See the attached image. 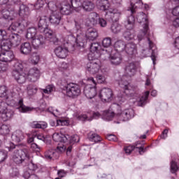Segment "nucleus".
I'll use <instances>...</instances> for the list:
<instances>
[{
    "label": "nucleus",
    "instance_id": "57",
    "mask_svg": "<svg viewBox=\"0 0 179 179\" xmlns=\"http://www.w3.org/2000/svg\"><path fill=\"white\" fill-rule=\"evenodd\" d=\"M89 138L91 141V142H95V143L97 142H100V141H101V138L97 134H90Z\"/></svg>",
    "mask_w": 179,
    "mask_h": 179
},
{
    "label": "nucleus",
    "instance_id": "16",
    "mask_svg": "<svg viewBox=\"0 0 179 179\" xmlns=\"http://www.w3.org/2000/svg\"><path fill=\"white\" fill-rule=\"evenodd\" d=\"M14 59L15 55L10 50H3L0 52V61L1 62H12Z\"/></svg>",
    "mask_w": 179,
    "mask_h": 179
},
{
    "label": "nucleus",
    "instance_id": "18",
    "mask_svg": "<svg viewBox=\"0 0 179 179\" xmlns=\"http://www.w3.org/2000/svg\"><path fill=\"white\" fill-rule=\"evenodd\" d=\"M121 16V12L118 11L117 9L110 8L106 11V18L112 20V22H117Z\"/></svg>",
    "mask_w": 179,
    "mask_h": 179
},
{
    "label": "nucleus",
    "instance_id": "25",
    "mask_svg": "<svg viewBox=\"0 0 179 179\" xmlns=\"http://www.w3.org/2000/svg\"><path fill=\"white\" fill-rule=\"evenodd\" d=\"M125 73L129 78L134 76L136 73V65L134 63H129L125 68Z\"/></svg>",
    "mask_w": 179,
    "mask_h": 179
},
{
    "label": "nucleus",
    "instance_id": "31",
    "mask_svg": "<svg viewBox=\"0 0 179 179\" xmlns=\"http://www.w3.org/2000/svg\"><path fill=\"white\" fill-rule=\"evenodd\" d=\"M38 29L41 33H43L45 36V30H50L48 29V24H47V20L45 18H41L38 23Z\"/></svg>",
    "mask_w": 179,
    "mask_h": 179
},
{
    "label": "nucleus",
    "instance_id": "64",
    "mask_svg": "<svg viewBox=\"0 0 179 179\" xmlns=\"http://www.w3.org/2000/svg\"><path fill=\"white\" fill-rule=\"evenodd\" d=\"M178 170V166H177V162L175 161H171V173H176Z\"/></svg>",
    "mask_w": 179,
    "mask_h": 179
},
{
    "label": "nucleus",
    "instance_id": "38",
    "mask_svg": "<svg viewBox=\"0 0 179 179\" xmlns=\"http://www.w3.org/2000/svg\"><path fill=\"white\" fill-rule=\"evenodd\" d=\"M82 8L86 12H92L94 9V3L89 0H85L82 3Z\"/></svg>",
    "mask_w": 179,
    "mask_h": 179
},
{
    "label": "nucleus",
    "instance_id": "40",
    "mask_svg": "<svg viewBox=\"0 0 179 179\" xmlns=\"http://www.w3.org/2000/svg\"><path fill=\"white\" fill-rule=\"evenodd\" d=\"M12 43L10 42V40H9V38L2 41L0 44L2 51H10V48H12Z\"/></svg>",
    "mask_w": 179,
    "mask_h": 179
},
{
    "label": "nucleus",
    "instance_id": "1",
    "mask_svg": "<svg viewBox=\"0 0 179 179\" xmlns=\"http://www.w3.org/2000/svg\"><path fill=\"white\" fill-rule=\"evenodd\" d=\"M111 110H105L103 113L102 118L105 121H111L114 116L119 115L120 120L123 121H129L131 118H134L135 112L132 108L126 109L123 112L121 111V106L117 103H113L110 107Z\"/></svg>",
    "mask_w": 179,
    "mask_h": 179
},
{
    "label": "nucleus",
    "instance_id": "3",
    "mask_svg": "<svg viewBox=\"0 0 179 179\" xmlns=\"http://www.w3.org/2000/svg\"><path fill=\"white\" fill-rule=\"evenodd\" d=\"M71 45V47L75 48L76 44L78 47H85L87 43V36L85 32H78L75 35H69L67 36V43Z\"/></svg>",
    "mask_w": 179,
    "mask_h": 179
},
{
    "label": "nucleus",
    "instance_id": "23",
    "mask_svg": "<svg viewBox=\"0 0 179 179\" xmlns=\"http://www.w3.org/2000/svg\"><path fill=\"white\" fill-rule=\"evenodd\" d=\"M125 79V77H123V79H122L119 82V86L122 87V89H124V94L126 96H129L130 94H132V90L131 89V85H129V83L127 80H124Z\"/></svg>",
    "mask_w": 179,
    "mask_h": 179
},
{
    "label": "nucleus",
    "instance_id": "9",
    "mask_svg": "<svg viewBox=\"0 0 179 179\" xmlns=\"http://www.w3.org/2000/svg\"><path fill=\"white\" fill-rule=\"evenodd\" d=\"M66 44H67V46L61 45V46H58L55 49V55L58 58H61L62 59H64L68 57V53L69 52V51H73L75 50V48L71 46L70 43H68V41H66Z\"/></svg>",
    "mask_w": 179,
    "mask_h": 179
},
{
    "label": "nucleus",
    "instance_id": "53",
    "mask_svg": "<svg viewBox=\"0 0 179 179\" xmlns=\"http://www.w3.org/2000/svg\"><path fill=\"white\" fill-rule=\"evenodd\" d=\"M134 24H135V17L132 15L128 17L127 24H126V29H134Z\"/></svg>",
    "mask_w": 179,
    "mask_h": 179
},
{
    "label": "nucleus",
    "instance_id": "19",
    "mask_svg": "<svg viewBox=\"0 0 179 179\" xmlns=\"http://www.w3.org/2000/svg\"><path fill=\"white\" fill-rule=\"evenodd\" d=\"M27 78L30 82H37V80L40 79V70L37 68L29 69Z\"/></svg>",
    "mask_w": 179,
    "mask_h": 179
},
{
    "label": "nucleus",
    "instance_id": "28",
    "mask_svg": "<svg viewBox=\"0 0 179 179\" xmlns=\"http://www.w3.org/2000/svg\"><path fill=\"white\" fill-rule=\"evenodd\" d=\"M97 16H99V15L96 13L90 14L88 17L86 19V26L91 27L92 26H96V24H97V20L95 17H97Z\"/></svg>",
    "mask_w": 179,
    "mask_h": 179
},
{
    "label": "nucleus",
    "instance_id": "21",
    "mask_svg": "<svg viewBox=\"0 0 179 179\" xmlns=\"http://www.w3.org/2000/svg\"><path fill=\"white\" fill-rule=\"evenodd\" d=\"M61 19H62V16L61 15V13L54 11L52 13L49 17V20L52 24H54V26H58L59 23H61Z\"/></svg>",
    "mask_w": 179,
    "mask_h": 179
},
{
    "label": "nucleus",
    "instance_id": "60",
    "mask_svg": "<svg viewBox=\"0 0 179 179\" xmlns=\"http://www.w3.org/2000/svg\"><path fill=\"white\" fill-rule=\"evenodd\" d=\"M96 79L97 83H104L106 79H107V76L106 74H99L96 76Z\"/></svg>",
    "mask_w": 179,
    "mask_h": 179
},
{
    "label": "nucleus",
    "instance_id": "45",
    "mask_svg": "<svg viewBox=\"0 0 179 179\" xmlns=\"http://www.w3.org/2000/svg\"><path fill=\"white\" fill-rule=\"evenodd\" d=\"M149 91H146L143 96H142L141 98L138 99V106L140 107H143L145 104H146V101H148V98L149 97Z\"/></svg>",
    "mask_w": 179,
    "mask_h": 179
},
{
    "label": "nucleus",
    "instance_id": "33",
    "mask_svg": "<svg viewBox=\"0 0 179 179\" xmlns=\"http://www.w3.org/2000/svg\"><path fill=\"white\" fill-rule=\"evenodd\" d=\"M32 47L31 44L29 42L22 43L20 45V52L24 55H29L31 52Z\"/></svg>",
    "mask_w": 179,
    "mask_h": 179
},
{
    "label": "nucleus",
    "instance_id": "5",
    "mask_svg": "<svg viewBox=\"0 0 179 179\" xmlns=\"http://www.w3.org/2000/svg\"><path fill=\"white\" fill-rule=\"evenodd\" d=\"M88 83L84 87V94L87 99H94L96 94H97V90H96L95 87H92V85L96 86V81L93 77L87 78Z\"/></svg>",
    "mask_w": 179,
    "mask_h": 179
},
{
    "label": "nucleus",
    "instance_id": "58",
    "mask_svg": "<svg viewBox=\"0 0 179 179\" xmlns=\"http://www.w3.org/2000/svg\"><path fill=\"white\" fill-rule=\"evenodd\" d=\"M27 169L28 170L25 171H29V173H31V171H36V170L38 169V166H37V164L33 163V162H31L28 164Z\"/></svg>",
    "mask_w": 179,
    "mask_h": 179
},
{
    "label": "nucleus",
    "instance_id": "61",
    "mask_svg": "<svg viewBox=\"0 0 179 179\" xmlns=\"http://www.w3.org/2000/svg\"><path fill=\"white\" fill-rule=\"evenodd\" d=\"M45 3H47L48 7L52 12H54L55 9H57V4H55V1H48V0H45Z\"/></svg>",
    "mask_w": 179,
    "mask_h": 179
},
{
    "label": "nucleus",
    "instance_id": "62",
    "mask_svg": "<svg viewBox=\"0 0 179 179\" xmlns=\"http://www.w3.org/2000/svg\"><path fill=\"white\" fill-rule=\"evenodd\" d=\"M56 150L57 153H62L66 150V145L62 143H60V144L57 145Z\"/></svg>",
    "mask_w": 179,
    "mask_h": 179
},
{
    "label": "nucleus",
    "instance_id": "15",
    "mask_svg": "<svg viewBox=\"0 0 179 179\" xmlns=\"http://www.w3.org/2000/svg\"><path fill=\"white\" fill-rule=\"evenodd\" d=\"M99 96L102 101H111L113 100V90L110 88H103Z\"/></svg>",
    "mask_w": 179,
    "mask_h": 179
},
{
    "label": "nucleus",
    "instance_id": "54",
    "mask_svg": "<svg viewBox=\"0 0 179 179\" xmlns=\"http://www.w3.org/2000/svg\"><path fill=\"white\" fill-rule=\"evenodd\" d=\"M80 138L79 136L77 134H74L71 136H69L68 138V141H66V145H68V143H76V142H79Z\"/></svg>",
    "mask_w": 179,
    "mask_h": 179
},
{
    "label": "nucleus",
    "instance_id": "41",
    "mask_svg": "<svg viewBox=\"0 0 179 179\" xmlns=\"http://www.w3.org/2000/svg\"><path fill=\"white\" fill-rule=\"evenodd\" d=\"M13 141H14V142H20L22 140H23V138H24V136L23 134V131H20V130H17L15 131L12 136H11Z\"/></svg>",
    "mask_w": 179,
    "mask_h": 179
},
{
    "label": "nucleus",
    "instance_id": "39",
    "mask_svg": "<svg viewBox=\"0 0 179 179\" xmlns=\"http://www.w3.org/2000/svg\"><path fill=\"white\" fill-rule=\"evenodd\" d=\"M1 13L3 19H7L8 20H13V17H15L14 10L4 9L2 10Z\"/></svg>",
    "mask_w": 179,
    "mask_h": 179
},
{
    "label": "nucleus",
    "instance_id": "51",
    "mask_svg": "<svg viewBox=\"0 0 179 179\" xmlns=\"http://www.w3.org/2000/svg\"><path fill=\"white\" fill-rule=\"evenodd\" d=\"M22 176L24 179H40L38 176H37L35 173H30V171H24V173Z\"/></svg>",
    "mask_w": 179,
    "mask_h": 179
},
{
    "label": "nucleus",
    "instance_id": "52",
    "mask_svg": "<svg viewBox=\"0 0 179 179\" xmlns=\"http://www.w3.org/2000/svg\"><path fill=\"white\" fill-rule=\"evenodd\" d=\"M13 72H23V63L22 61H17L15 63Z\"/></svg>",
    "mask_w": 179,
    "mask_h": 179
},
{
    "label": "nucleus",
    "instance_id": "46",
    "mask_svg": "<svg viewBox=\"0 0 179 179\" xmlns=\"http://www.w3.org/2000/svg\"><path fill=\"white\" fill-rule=\"evenodd\" d=\"M38 89L33 84H29L27 85V93L28 96H34L37 93Z\"/></svg>",
    "mask_w": 179,
    "mask_h": 179
},
{
    "label": "nucleus",
    "instance_id": "2",
    "mask_svg": "<svg viewBox=\"0 0 179 179\" xmlns=\"http://www.w3.org/2000/svg\"><path fill=\"white\" fill-rule=\"evenodd\" d=\"M9 152H13L12 155L13 160L16 164H22L26 159H29V149H19V145H15L13 143H10L9 146L6 147Z\"/></svg>",
    "mask_w": 179,
    "mask_h": 179
},
{
    "label": "nucleus",
    "instance_id": "47",
    "mask_svg": "<svg viewBox=\"0 0 179 179\" xmlns=\"http://www.w3.org/2000/svg\"><path fill=\"white\" fill-rule=\"evenodd\" d=\"M31 128L45 129V128L48 127V124L45 122H33L32 123H31Z\"/></svg>",
    "mask_w": 179,
    "mask_h": 179
},
{
    "label": "nucleus",
    "instance_id": "48",
    "mask_svg": "<svg viewBox=\"0 0 179 179\" xmlns=\"http://www.w3.org/2000/svg\"><path fill=\"white\" fill-rule=\"evenodd\" d=\"M110 30L114 34H118V33H120L121 30H122V27L120 24L115 22L112 24Z\"/></svg>",
    "mask_w": 179,
    "mask_h": 179
},
{
    "label": "nucleus",
    "instance_id": "35",
    "mask_svg": "<svg viewBox=\"0 0 179 179\" xmlns=\"http://www.w3.org/2000/svg\"><path fill=\"white\" fill-rule=\"evenodd\" d=\"M61 15H71L72 12V6L68 3H63L59 8Z\"/></svg>",
    "mask_w": 179,
    "mask_h": 179
},
{
    "label": "nucleus",
    "instance_id": "26",
    "mask_svg": "<svg viewBox=\"0 0 179 179\" xmlns=\"http://www.w3.org/2000/svg\"><path fill=\"white\" fill-rule=\"evenodd\" d=\"M101 46L99 43H93L90 45V52L92 53H90L88 55V58L90 59V58H95L94 55L97 54V52H101V50H100Z\"/></svg>",
    "mask_w": 179,
    "mask_h": 179
},
{
    "label": "nucleus",
    "instance_id": "55",
    "mask_svg": "<svg viewBox=\"0 0 179 179\" xmlns=\"http://www.w3.org/2000/svg\"><path fill=\"white\" fill-rule=\"evenodd\" d=\"M55 90V87L52 85H49L46 86L45 89H42L43 93H45V94H50L52 93Z\"/></svg>",
    "mask_w": 179,
    "mask_h": 179
},
{
    "label": "nucleus",
    "instance_id": "20",
    "mask_svg": "<svg viewBox=\"0 0 179 179\" xmlns=\"http://www.w3.org/2000/svg\"><path fill=\"white\" fill-rule=\"evenodd\" d=\"M44 36H45L46 40H48L50 43H53L55 45H58V44H59V40H58V38L55 36L52 30L45 29Z\"/></svg>",
    "mask_w": 179,
    "mask_h": 179
},
{
    "label": "nucleus",
    "instance_id": "43",
    "mask_svg": "<svg viewBox=\"0 0 179 179\" xmlns=\"http://www.w3.org/2000/svg\"><path fill=\"white\" fill-rule=\"evenodd\" d=\"M37 34H39L37 32V29L35 27H31L28 29L27 32V38L28 40H32L33 38H36L37 36Z\"/></svg>",
    "mask_w": 179,
    "mask_h": 179
},
{
    "label": "nucleus",
    "instance_id": "27",
    "mask_svg": "<svg viewBox=\"0 0 179 179\" xmlns=\"http://www.w3.org/2000/svg\"><path fill=\"white\" fill-rule=\"evenodd\" d=\"M85 35L87 36V40L90 41H94L97 37H99V32L97 29L94 28H90L86 31Z\"/></svg>",
    "mask_w": 179,
    "mask_h": 179
},
{
    "label": "nucleus",
    "instance_id": "42",
    "mask_svg": "<svg viewBox=\"0 0 179 179\" xmlns=\"http://www.w3.org/2000/svg\"><path fill=\"white\" fill-rule=\"evenodd\" d=\"M45 157L48 160H55L58 157V153L55 150H49L45 152Z\"/></svg>",
    "mask_w": 179,
    "mask_h": 179
},
{
    "label": "nucleus",
    "instance_id": "14",
    "mask_svg": "<svg viewBox=\"0 0 179 179\" xmlns=\"http://www.w3.org/2000/svg\"><path fill=\"white\" fill-rule=\"evenodd\" d=\"M45 40H47V38L45 36H44L43 33H40L36 35V38H33L31 41L32 45L34 48H40L41 45L45 44Z\"/></svg>",
    "mask_w": 179,
    "mask_h": 179
},
{
    "label": "nucleus",
    "instance_id": "12",
    "mask_svg": "<svg viewBox=\"0 0 179 179\" xmlns=\"http://www.w3.org/2000/svg\"><path fill=\"white\" fill-rule=\"evenodd\" d=\"M149 49L143 50V57H149L151 54V59L154 65H156L157 51L155 48V43L150 41V38H148Z\"/></svg>",
    "mask_w": 179,
    "mask_h": 179
},
{
    "label": "nucleus",
    "instance_id": "4",
    "mask_svg": "<svg viewBox=\"0 0 179 179\" xmlns=\"http://www.w3.org/2000/svg\"><path fill=\"white\" fill-rule=\"evenodd\" d=\"M138 23H143V29L140 31L138 35V41L143 39V37H148L149 34V21L148 20V15L143 13H139L136 17Z\"/></svg>",
    "mask_w": 179,
    "mask_h": 179
},
{
    "label": "nucleus",
    "instance_id": "6",
    "mask_svg": "<svg viewBox=\"0 0 179 179\" xmlns=\"http://www.w3.org/2000/svg\"><path fill=\"white\" fill-rule=\"evenodd\" d=\"M91 62H88L86 66L87 72L90 73V75H96V73H99L101 68V62L99 59H96V57H90V60Z\"/></svg>",
    "mask_w": 179,
    "mask_h": 179
},
{
    "label": "nucleus",
    "instance_id": "50",
    "mask_svg": "<svg viewBox=\"0 0 179 179\" xmlns=\"http://www.w3.org/2000/svg\"><path fill=\"white\" fill-rule=\"evenodd\" d=\"M75 27H74V31H76V34L78 33H82L83 32L82 31V20H75Z\"/></svg>",
    "mask_w": 179,
    "mask_h": 179
},
{
    "label": "nucleus",
    "instance_id": "29",
    "mask_svg": "<svg viewBox=\"0 0 179 179\" xmlns=\"http://www.w3.org/2000/svg\"><path fill=\"white\" fill-rule=\"evenodd\" d=\"M8 40H10L11 45L17 47L22 41V36L17 34H12L9 36Z\"/></svg>",
    "mask_w": 179,
    "mask_h": 179
},
{
    "label": "nucleus",
    "instance_id": "13",
    "mask_svg": "<svg viewBox=\"0 0 179 179\" xmlns=\"http://www.w3.org/2000/svg\"><path fill=\"white\" fill-rule=\"evenodd\" d=\"M11 106L19 110L20 113H29V111H33V108H30L23 104V99H19L17 102H15V100H12L10 103Z\"/></svg>",
    "mask_w": 179,
    "mask_h": 179
},
{
    "label": "nucleus",
    "instance_id": "8",
    "mask_svg": "<svg viewBox=\"0 0 179 179\" xmlns=\"http://www.w3.org/2000/svg\"><path fill=\"white\" fill-rule=\"evenodd\" d=\"M29 24H30V22L27 20H19L13 22L8 28V30L20 33V31H24V29H27Z\"/></svg>",
    "mask_w": 179,
    "mask_h": 179
},
{
    "label": "nucleus",
    "instance_id": "36",
    "mask_svg": "<svg viewBox=\"0 0 179 179\" xmlns=\"http://www.w3.org/2000/svg\"><path fill=\"white\" fill-rule=\"evenodd\" d=\"M143 5V3L142 2V0H131L130 10L131 13H134L135 12V9H136V8H142Z\"/></svg>",
    "mask_w": 179,
    "mask_h": 179
},
{
    "label": "nucleus",
    "instance_id": "11",
    "mask_svg": "<svg viewBox=\"0 0 179 179\" xmlns=\"http://www.w3.org/2000/svg\"><path fill=\"white\" fill-rule=\"evenodd\" d=\"M0 115L3 121H8L13 117V111L8 107V103L4 101H0Z\"/></svg>",
    "mask_w": 179,
    "mask_h": 179
},
{
    "label": "nucleus",
    "instance_id": "59",
    "mask_svg": "<svg viewBox=\"0 0 179 179\" xmlns=\"http://www.w3.org/2000/svg\"><path fill=\"white\" fill-rule=\"evenodd\" d=\"M9 38V36H8V33L5 31V29H0V41H3L5 40H8Z\"/></svg>",
    "mask_w": 179,
    "mask_h": 179
},
{
    "label": "nucleus",
    "instance_id": "22",
    "mask_svg": "<svg viewBox=\"0 0 179 179\" xmlns=\"http://www.w3.org/2000/svg\"><path fill=\"white\" fill-rule=\"evenodd\" d=\"M12 75L16 82H17V83H20V85L24 83V82H26V79H27V75H26V73H24L23 71H13Z\"/></svg>",
    "mask_w": 179,
    "mask_h": 179
},
{
    "label": "nucleus",
    "instance_id": "17",
    "mask_svg": "<svg viewBox=\"0 0 179 179\" xmlns=\"http://www.w3.org/2000/svg\"><path fill=\"white\" fill-rule=\"evenodd\" d=\"M11 2H13L14 5H20V16H27V15H29L30 10H29V7L23 4V3H22V0H11Z\"/></svg>",
    "mask_w": 179,
    "mask_h": 179
},
{
    "label": "nucleus",
    "instance_id": "7",
    "mask_svg": "<svg viewBox=\"0 0 179 179\" xmlns=\"http://www.w3.org/2000/svg\"><path fill=\"white\" fill-rule=\"evenodd\" d=\"M113 52V49L109 48L107 49H103L102 50V54H106L107 57L109 58V61L112 65H120L121 62H122V57L120 54V52H115L111 55Z\"/></svg>",
    "mask_w": 179,
    "mask_h": 179
},
{
    "label": "nucleus",
    "instance_id": "56",
    "mask_svg": "<svg viewBox=\"0 0 179 179\" xmlns=\"http://www.w3.org/2000/svg\"><path fill=\"white\" fill-rule=\"evenodd\" d=\"M111 38L110 37L105 38L102 41V45L104 48H110V47H111Z\"/></svg>",
    "mask_w": 179,
    "mask_h": 179
},
{
    "label": "nucleus",
    "instance_id": "34",
    "mask_svg": "<svg viewBox=\"0 0 179 179\" xmlns=\"http://www.w3.org/2000/svg\"><path fill=\"white\" fill-rule=\"evenodd\" d=\"M96 5L101 10H110L108 0H97Z\"/></svg>",
    "mask_w": 179,
    "mask_h": 179
},
{
    "label": "nucleus",
    "instance_id": "63",
    "mask_svg": "<svg viewBox=\"0 0 179 179\" xmlns=\"http://www.w3.org/2000/svg\"><path fill=\"white\" fill-rule=\"evenodd\" d=\"M44 3H45V0H38L34 5V8L37 10L41 9L44 6Z\"/></svg>",
    "mask_w": 179,
    "mask_h": 179
},
{
    "label": "nucleus",
    "instance_id": "44",
    "mask_svg": "<svg viewBox=\"0 0 179 179\" xmlns=\"http://www.w3.org/2000/svg\"><path fill=\"white\" fill-rule=\"evenodd\" d=\"M127 44L123 41L119 40L115 43V49L117 52H122L125 50Z\"/></svg>",
    "mask_w": 179,
    "mask_h": 179
},
{
    "label": "nucleus",
    "instance_id": "10",
    "mask_svg": "<svg viewBox=\"0 0 179 179\" xmlns=\"http://www.w3.org/2000/svg\"><path fill=\"white\" fill-rule=\"evenodd\" d=\"M80 87L75 83H69L66 87V94L68 97L76 99L78 96H80Z\"/></svg>",
    "mask_w": 179,
    "mask_h": 179
},
{
    "label": "nucleus",
    "instance_id": "49",
    "mask_svg": "<svg viewBox=\"0 0 179 179\" xmlns=\"http://www.w3.org/2000/svg\"><path fill=\"white\" fill-rule=\"evenodd\" d=\"M9 132H10V126L8 124H2L0 126V135H9Z\"/></svg>",
    "mask_w": 179,
    "mask_h": 179
},
{
    "label": "nucleus",
    "instance_id": "32",
    "mask_svg": "<svg viewBox=\"0 0 179 179\" xmlns=\"http://www.w3.org/2000/svg\"><path fill=\"white\" fill-rule=\"evenodd\" d=\"M125 51L128 55H136L138 51L136 44L134 43H129L126 44Z\"/></svg>",
    "mask_w": 179,
    "mask_h": 179
},
{
    "label": "nucleus",
    "instance_id": "37",
    "mask_svg": "<svg viewBox=\"0 0 179 179\" xmlns=\"http://www.w3.org/2000/svg\"><path fill=\"white\" fill-rule=\"evenodd\" d=\"M123 36L127 41L134 40L135 38V31L133 29H127V30L123 33Z\"/></svg>",
    "mask_w": 179,
    "mask_h": 179
},
{
    "label": "nucleus",
    "instance_id": "24",
    "mask_svg": "<svg viewBox=\"0 0 179 179\" xmlns=\"http://www.w3.org/2000/svg\"><path fill=\"white\" fill-rule=\"evenodd\" d=\"M52 139L55 142H60V143H66L69 139V135L55 133L52 135Z\"/></svg>",
    "mask_w": 179,
    "mask_h": 179
},
{
    "label": "nucleus",
    "instance_id": "30",
    "mask_svg": "<svg viewBox=\"0 0 179 179\" xmlns=\"http://www.w3.org/2000/svg\"><path fill=\"white\" fill-rule=\"evenodd\" d=\"M141 143L140 142H137L136 143L135 145H129L124 148V152L127 155H131V152H132V150H134V149H135V148H136V149H139V153L140 155H142V152L143 153H144V152H145V150L143 148V147L141 146V147H138V145H139Z\"/></svg>",
    "mask_w": 179,
    "mask_h": 179
}]
</instances>
